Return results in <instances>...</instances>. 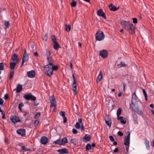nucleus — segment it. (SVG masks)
<instances>
[{
	"label": "nucleus",
	"instance_id": "obj_16",
	"mask_svg": "<svg viewBox=\"0 0 154 154\" xmlns=\"http://www.w3.org/2000/svg\"><path fill=\"white\" fill-rule=\"evenodd\" d=\"M17 133L22 136H24L26 134V130L24 129H20L17 131Z\"/></svg>",
	"mask_w": 154,
	"mask_h": 154
},
{
	"label": "nucleus",
	"instance_id": "obj_41",
	"mask_svg": "<svg viewBox=\"0 0 154 154\" xmlns=\"http://www.w3.org/2000/svg\"><path fill=\"white\" fill-rule=\"evenodd\" d=\"M105 123L109 127H111L112 123V121H105Z\"/></svg>",
	"mask_w": 154,
	"mask_h": 154
},
{
	"label": "nucleus",
	"instance_id": "obj_40",
	"mask_svg": "<svg viewBox=\"0 0 154 154\" xmlns=\"http://www.w3.org/2000/svg\"><path fill=\"white\" fill-rule=\"evenodd\" d=\"M91 148V144L89 143L87 144L86 146V150L87 151L88 150H90Z\"/></svg>",
	"mask_w": 154,
	"mask_h": 154
},
{
	"label": "nucleus",
	"instance_id": "obj_63",
	"mask_svg": "<svg viewBox=\"0 0 154 154\" xmlns=\"http://www.w3.org/2000/svg\"><path fill=\"white\" fill-rule=\"evenodd\" d=\"M34 55L35 57H38V54L37 52H36L34 53Z\"/></svg>",
	"mask_w": 154,
	"mask_h": 154
},
{
	"label": "nucleus",
	"instance_id": "obj_8",
	"mask_svg": "<svg viewBox=\"0 0 154 154\" xmlns=\"http://www.w3.org/2000/svg\"><path fill=\"white\" fill-rule=\"evenodd\" d=\"M72 76L73 79V83L72 85V89L75 94L77 93V85L76 83V81L75 79V77L74 75V74H72Z\"/></svg>",
	"mask_w": 154,
	"mask_h": 154
},
{
	"label": "nucleus",
	"instance_id": "obj_45",
	"mask_svg": "<svg viewBox=\"0 0 154 154\" xmlns=\"http://www.w3.org/2000/svg\"><path fill=\"white\" fill-rule=\"evenodd\" d=\"M4 69V64L3 63H0V70H3Z\"/></svg>",
	"mask_w": 154,
	"mask_h": 154
},
{
	"label": "nucleus",
	"instance_id": "obj_5",
	"mask_svg": "<svg viewBox=\"0 0 154 154\" xmlns=\"http://www.w3.org/2000/svg\"><path fill=\"white\" fill-rule=\"evenodd\" d=\"M104 35L102 31L99 30L95 34V38L96 40L100 41L104 39Z\"/></svg>",
	"mask_w": 154,
	"mask_h": 154
},
{
	"label": "nucleus",
	"instance_id": "obj_31",
	"mask_svg": "<svg viewBox=\"0 0 154 154\" xmlns=\"http://www.w3.org/2000/svg\"><path fill=\"white\" fill-rule=\"evenodd\" d=\"M145 144L146 146V148L148 150L149 149V141L147 139L145 140Z\"/></svg>",
	"mask_w": 154,
	"mask_h": 154
},
{
	"label": "nucleus",
	"instance_id": "obj_14",
	"mask_svg": "<svg viewBox=\"0 0 154 154\" xmlns=\"http://www.w3.org/2000/svg\"><path fill=\"white\" fill-rule=\"evenodd\" d=\"M11 60H12L13 62L17 63L18 60V55L16 54H13L11 55Z\"/></svg>",
	"mask_w": 154,
	"mask_h": 154
},
{
	"label": "nucleus",
	"instance_id": "obj_30",
	"mask_svg": "<svg viewBox=\"0 0 154 154\" xmlns=\"http://www.w3.org/2000/svg\"><path fill=\"white\" fill-rule=\"evenodd\" d=\"M46 53L45 54V56L46 57V58L50 57L51 54V51L48 48L46 49Z\"/></svg>",
	"mask_w": 154,
	"mask_h": 154
},
{
	"label": "nucleus",
	"instance_id": "obj_38",
	"mask_svg": "<svg viewBox=\"0 0 154 154\" xmlns=\"http://www.w3.org/2000/svg\"><path fill=\"white\" fill-rule=\"evenodd\" d=\"M14 71H10V74H9V79L11 80L13 77V76L14 75Z\"/></svg>",
	"mask_w": 154,
	"mask_h": 154
},
{
	"label": "nucleus",
	"instance_id": "obj_15",
	"mask_svg": "<svg viewBox=\"0 0 154 154\" xmlns=\"http://www.w3.org/2000/svg\"><path fill=\"white\" fill-rule=\"evenodd\" d=\"M35 71L32 70L27 72V74L28 77L30 78H33L35 76Z\"/></svg>",
	"mask_w": 154,
	"mask_h": 154
},
{
	"label": "nucleus",
	"instance_id": "obj_33",
	"mask_svg": "<svg viewBox=\"0 0 154 154\" xmlns=\"http://www.w3.org/2000/svg\"><path fill=\"white\" fill-rule=\"evenodd\" d=\"M53 143H54L55 144H58L60 145H62L61 142V139L60 138L58 139L57 140L54 141Z\"/></svg>",
	"mask_w": 154,
	"mask_h": 154
},
{
	"label": "nucleus",
	"instance_id": "obj_35",
	"mask_svg": "<svg viewBox=\"0 0 154 154\" xmlns=\"http://www.w3.org/2000/svg\"><path fill=\"white\" fill-rule=\"evenodd\" d=\"M51 68H52V70L53 72V71H56L58 69V66L57 65H54L53 64V65L51 66Z\"/></svg>",
	"mask_w": 154,
	"mask_h": 154
},
{
	"label": "nucleus",
	"instance_id": "obj_23",
	"mask_svg": "<svg viewBox=\"0 0 154 154\" xmlns=\"http://www.w3.org/2000/svg\"><path fill=\"white\" fill-rule=\"evenodd\" d=\"M103 78L102 72L101 70L100 71L99 75L97 78V83L100 82L102 80Z\"/></svg>",
	"mask_w": 154,
	"mask_h": 154
},
{
	"label": "nucleus",
	"instance_id": "obj_47",
	"mask_svg": "<svg viewBox=\"0 0 154 154\" xmlns=\"http://www.w3.org/2000/svg\"><path fill=\"white\" fill-rule=\"evenodd\" d=\"M105 121H112L111 118L109 117V115H106L105 119Z\"/></svg>",
	"mask_w": 154,
	"mask_h": 154
},
{
	"label": "nucleus",
	"instance_id": "obj_56",
	"mask_svg": "<svg viewBox=\"0 0 154 154\" xmlns=\"http://www.w3.org/2000/svg\"><path fill=\"white\" fill-rule=\"evenodd\" d=\"M39 123V121L37 120H36L35 121L34 123H35V126L36 127L38 125Z\"/></svg>",
	"mask_w": 154,
	"mask_h": 154
},
{
	"label": "nucleus",
	"instance_id": "obj_39",
	"mask_svg": "<svg viewBox=\"0 0 154 154\" xmlns=\"http://www.w3.org/2000/svg\"><path fill=\"white\" fill-rule=\"evenodd\" d=\"M72 2L71 3V5L72 7H75L76 6L77 3L74 0H72Z\"/></svg>",
	"mask_w": 154,
	"mask_h": 154
},
{
	"label": "nucleus",
	"instance_id": "obj_49",
	"mask_svg": "<svg viewBox=\"0 0 154 154\" xmlns=\"http://www.w3.org/2000/svg\"><path fill=\"white\" fill-rule=\"evenodd\" d=\"M118 66H120L121 67H123V66H125L126 65L124 63H123L122 62H121L118 65Z\"/></svg>",
	"mask_w": 154,
	"mask_h": 154
},
{
	"label": "nucleus",
	"instance_id": "obj_43",
	"mask_svg": "<svg viewBox=\"0 0 154 154\" xmlns=\"http://www.w3.org/2000/svg\"><path fill=\"white\" fill-rule=\"evenodd\" d=\"M70 142L72 143L74 145H75L76 144V141L75 140V139H71L70 140Z\"/></svg>",
	"mask_w": 154,
	"mask_h": 154
},
{
	"label": "nucleus",
	"instance_id": "obj_25",
	"mask_svg": "<svg viewBox=\"0 0 154 154\" xmlns=\"http://www.w3.org/2000/svg\"><path fill=\"white\" fill-rule=\"evenodd\" d=\"M47 59L48 64H50L51 66L53 65L54 62V60L52 58L51 56L47 58Z\"/></svg>",
	"mask_w": 154,
	"mask_h": 154
},
{
	"label": "nucleus",
	"instance_id": "obj_42",
	"mask_svg": "<svg viewBox=\"0 0 154 154\" xmlns=\"http://www.w3.org/2000/svg\"><path fill=\"white\" fill-rule=\"evenodd\" d=\"M51 38L53 42H57V41L56 38L54 35H52L51 36Z\"/></svg>",
	"mask_w": 154,
	"mask_h": 154
},
{
	"label": "nucleus",
	"instance_id": "obj_54",
	"mask_svg": "<svg viewBox=\"0 0 154 154\" xmlns=\"http://www.w3.org/2000/svg\"><path fill=\"white\" fill-rule=\"evenodd\" d=\"M9 98V96L7 94H6L4 97V98L5 100H8Z\"/></svg>",
	"mask_w": 154,
	"mask_h": 154
},
{
	"label": "nucleus",
	"instance_id": "obj_59",
	"mask_svg": "<svg viewBox=\"0 0 154 154\" xmlns=\"http://www.w3.org/2000/svg\"><path fill=\"white\" fill-rule=\"evenodd\" d=\"M4 101V100L2 98H0V105H3Z\"/></svg>",
	"mask_w": 154,
	"mask_h": 154
},
{
	"label": "nucleus",
	"instance_id": "obj_26",
	"mask_svg": "<svg viewBox=\"0 0 154 154\" xmlns=\"http://www.w3.org/2000/svg\"><path fill=\"white\" fill-rule=\"evenodd\" d=\"M24 54L23 55V58L24 57H24L25 58H24V59H25V61L26 62L28 60L29 56H28V54H27V53H26V49H24Z\"/></svg>",
	"mask_w": 154,
	"mask_h": 154
},
{
	"label": "nucleus",
	"instance_id": "obj_17",
	"mask_svg": "<svg viewBox=\"0 0 154 154\" xmlns=\"http://www.w3.org/2000/svg\"><path fill=\"white\" fill-rule=\"evenodd\" d=\"M82 118H80L78 119V122L76 123L75 126V128L76 129H79L81 128V125L82 123Z\"/></svg>",
	"mask_w": 154,
	"mask_h": 154
},
{
	"label": "nucleus",
	"instance_id": "obj_19",
	"mask_svg": "<svg viewBox=\"0 0 154 154\" xmlns=\"http://www.w3.org/2000/svg\"><path fill=\"white\" fill-rule=\"evenodd\" d=\"M91 139L90 136L88 134L85 135L82 139V141L84 142L89 141Z\"/></svg>",
	"mask_w": 154,
	"mask_h": 154
},
{
	"label": "nucleus",
	"instance_id": "obj_51",
	"mask_svg": "<svg viewBox=\"0 0 154 154\" xmlns=\"http://www.w3.org/2000/svg\"><path fill=\"white\" fill-rule=\"evenodd\" d=\"M72 133L74 134H76L78 133L77 130L75 128H73L72 129Z\"/></svg>",
	"mask_w": 154,
	"mask_h": 154
},
{
	"label": "nucleus",
	"instance_id": "obj_6",
	"mask_svg": "<svg viewBox=\"0 0 154 154\" xmlns=\"http://www.w3.org/2000/svg\"><path fill=\"white\" fill-rule=\"evenodd\" d=\"M23 97L26 100L35 101L36 100V97L32 95V94L29 93L24 94Z\"/></svg>",
	"mask_w": 154,
	"mask_h": 154
},
{
	"label": "nucleus",
	"instance_id": "obj_21",
	"mask_svg": "<svg viewBox=\"0 0 154 154\" xmlns=\"http://www.w3.org/2000/svg\"><path fill=\"white\" fill-rule=\"evenodd\" d=\"M133 117L134 124L135 125L138 124L137 116L135 113L134 112L133 114Z\"/></svg>",
	"mask_w": 154,
	"mask_h": 154
},
{
	"label": "nucleus",
	"instance_id": "obj_2",
	"mask_svg": "<svg viewBox=\"0 0 154 154\" xmlns=\"http://www.w3.org/2000/svg\"><path fill=\"white\" fill-rule=\"evenodd\" d=\"M51 65L50 64H48L44 67L45 74L49 77H51L53 74V71L52 70Z\"/></svg>",
	"mask_w": 154,
	"mask_h": 154
},
{
	"label": "nucleus",
	"instance_id": "obj_24",
	"mask_svg": "<svg viewBox=\"0 0 154 154\" xmlns=\"http://www.w3.org/2000/svg\"><path fill=\"white\" fill-rule=\"evenodd\" d=\"M117 119L118 120H120L121 122L122 123L124 124H125L126 123V119L125 118H123L122 116H119L117 117Z\"/></svg>",
	"mask_w": 154,
	"mask_h": 154
},
{
	"label": "nucleus",
	"instance_id": "obj_61",
	"mask_svg": "<svg viewBox=\"0 0 154 154\" xmlns=\"http://www.w3.org/2000/svg\"><path fill=\"white\" fill-rule=\"evenodd\" d=\"M143 92L144 96L147 95V94L146 93V91L144 89H143Z\"/></svg>",
	"mask_w": 154,
	"mask_h": 154
},
{
	"label": "nucleus",
	"instance_id": "obj_46",
	"mask_svg": "<svg viewBox=\"0 0 154 154\" xmlns=\"http://www.w3.org/2000/svg\"><path fill=\"white\" fill-rule=\"evenodd\" d=\"M24 106V104L23 103H21L19 104L18 106V109L20 111L22 110L21 107Z\"/></svg>",
	"mask_w": 154,
	"mask_h": 154
},
{
	"label": "nucleus",
	"instance_id": "obj_27",
	"mask_svg": "<svg viewBox=\"0 0 154 154\" xmlns=\"http://www.w3.org/2000/svg\"><path fill=\"white\" fill-rule=\"evenodd\" d=\"M22 143H20L19 144V146L22 148V149L21 150H23L24 151H30L31 150V149H27L26 148L25 146L22 145Z\"/></svg>",
	"mask_w": 154,
	"mask_h": 154
},
{
	"label": "nucleus",
	"instance_id": "obj_10",
	"mask_svg": "<svg viewBox=\"0 0 154 154\" xmlns=\"http://www.w3.org/2000/svg\"><path fill=\"white\" fill-rule=\"evenodd\" d=\"M10 119L11 122L14 124L21 122L20 118L16 116H11Z\"/></svg>",
	"mask_w": 154,
	"mask_h": 154
},
{
	"label": "nucleus",
	"instance_id": "obj_50",
	"mask_svg": "<svg viewBox=\"0 0 154 154\" xmlns=\"http://www.w3.org/2000/svg\"><path fill=\"white\" fill-rule=\"evenodd\" d=\"M109 139L112 142H114L115 141L114 138L112 136H110L109 137Z\"/></svg>",
	"mask_w": 154,
	"mask_h": 154
},
{
	"label": "nucleus",
	"instance_id": "obj_53",
	"mask_svg": "<svg viewBox=\"0 0 154 154\" xmlns=\"http://www.w3.org/2000/svg\"><path fill=\"white\" fill-rule=\"evenodd\" d=\"M65 26V29H71V26L69 24H66Z\"/></svg>",
	"mask_w": 154,
	"mask_h": 154
},
{
	"label": "nucleus",
	"instance_id": "obj_13",
	"mask_svg": "<svg viewBox=\"0 0 154 154\" xmlns=\"http://www.w3.org/2000/svg\"><path fill=\"white\" fill-rule=\"evenodd\" d=\"M97 14L98 16L101 17L105 19H106V14L103 12L102 9H100L97 11Z\"/></svg>",
	"mask_w": 154,
	"mask_h": 154
},
{
	"label": "nucleus",
	"instance_id": "obj_3",
	"mask_svg": "<svg viewBox=\"0 0 154 154\" xmlns=\"http://www.w3.org/2000/svg\"><path fill=\"white\" fill-rule=\"evenodd\" d=\"M128 134L126 136L124 139V144L125 145V148L126 150V154L128 153V151L130 143V134L129 132H128Z\"/></svg>",
	"mask_w": 154,
	"mask_h": 154
},
{
	"label": "nucleus",
	"instance_id": "obj_57",
	"mask_svg": "<svg viewBox=\"0 0 154 154\" xmlns=\"http://www.w3.org/2000/svg\"><path fill=\"white\" fill-rule=\"evenodd\" d=\"M63 122L64 123H65L67 121V119L66 117L65 116L63 117Z\"/></svg>",
	"mask_w": 154,
	"mask_h": 154
},
{
	"label": "nucleus",
	"instance_id": "obj_22",
	"mask_svg": "<svg viewBox=\"0 0 154 154\" xmlns=\"http://www.w3.org/2000/svg\"><path fill=\"white\" fill-rule=\"evenodd\" d=\"M22 85L19 84H17L16 89V92L17 93H20L22 90Z\"/></svg>",
	"mask_w": 154,
	"mask_h": 154
},
{
	"label": "nucleus",
	"instance_id": "obj_9",
	"mask_svg": "<svg viewBox=\"0 0 154 154\" xmlns=\"http://www.w3.org/2000/svg\"><path fill=\"white\" fill-rule=\"evenodd\" d=\"M108 52L107 50L103 49L100 51L99 55L103 58H107L108 56Z\"/></svg>",
	"mask_w": 154,
	"mask_h": 154
},
{
	"label": "nucleus",
	"instance_id": "obj_58",
	"mask_svg": "<svg viewBox=\"0 0 154 154\" xmlns=\"http://www.w3.org/2000/svg\"><path fill=\"white\" fill-rule=\"evenodd\" d=\"M24 57H24L23 58L22 63H21V65L20 66V67H22V66H23V65L24 63L25 62H26L25 61V59H24V58H25Z\"/></svg>",
	"mask_w": 154,
	"mask_h": 154
},
{
	"label": "nucleus",
	"instance_id": "obj_62",
	"mask_svg": "<svg viewBox=\"0 0 154 154\" xmlns=\"http://www.w3.org/2000/svg\"><path fill=\"white\" fill-rule=\"evenodd\" d=\"M81 130L82 131L84 129V126L83 124L82 123L81 125Z\"/></svg>",
	"mask_w": 154,
	"mask_h": 154
},
{
	"label": "nucleus",
	"instance_id": "obj_18",
	"mask_svg": "<svg viewBox=\"0 0 154 154\" xmlns=\"http://www.w3.org/2000/svg\"><path fill=\"white\" fill-rule=\"evenodd\" d=\"M109 7L110 10L112 11H117L119 8V7L116 8L115 5H113L112 4L110 3L109 4Z\"/></svg>",
	"mask_w": 154,
	"mask_h": 154
},
{
	"label": "nucleus",
	"instance_id": "obj_64",
	"mask_svg": "<svg viewBox=\"0 0 154 154\" xmlns=\"http://www.w3.org/2000/svg\"><path fill=\"white\" fill-rule=\"evenodd\" d=\"M5 143H6L8 141V139L7 137H5Z\"/></svg>",
	"mask_w": 154,
	"mask_h": 154
},
{
	"label": "nucleus",
	"instance_id": "obj_29",
	"mask_svg": "<svg viewBox=\"0 0 154 154\" xmlns=\"http://www.w3.org/2000/svg\"><path fill=\"white\" fill-rule=\"evenodd\" d=\"M17 63L14 62H11L10 63V68L12 70H14L17 64Z\"/></svg>",
	"mask_w": 154,
	"mask_h": 154
},
{
	"label": "nucleus",
	"instance_id": "obj_34",
	"mask_svg": "<svg viewBox=\"0 0 154 154\" xmlns=\"http://www.w3.org/2000/svg\"><path fill=\"white\" fill-rule=\"evenodd\" d=\"M4 25L5 26L6 28H9V26H10V23L9 21L6 20L5 21Z\"/></svg>",
	"mask_w": 154,
	"mask_h": 154
},
{
	"label": "nucleus",
	"instance_id": "obj_44",
	"mask_svg": "<svg viewBox=\"0 0 154 154\" xmlns=\"http://www.w3.org/2000/svg\"><path fill=\"white\" fill-rule=\"evenodd\" d=\"M127 31L129 33L131 34H134L135 33V32L134 31L135 29H127Z\"/></svg>",
	"mask_w": 154,
	"mask_h": 154
},
{
	"label": "nucleus",
	"instance_id": "obj_20",
	"mask_svg": "<svg viewBox=\"0 0 154 154\" xmlns=\"http://www.w3.org/2000/svg\"><path fill=\"white\" fill-rule=\"evenodd\" d=\"M57 151L58 152L62 154H67L68 153V149L66 148L59 149L57 150Z\"/></svg>",
	"mask_w": 154,
	"mask_h": 154
},
{
	"label": "nucleus",
	"instance_id": "obj_37",
	"mask_svg": "<svg viewBox=\"0 0 154 154\" xmlns=\"http://www.w3.org/2000/svg\"><path fill=\"white\" fill-rule=\"evenodd\" d=\"M122 110V109L120 108H119L117 109V117H119L121 114Z\"/></svg>",
	"mask_w": 154,
	"mask_h": 154
},
{
	"label": "nucleus",
	"instance_id": "obj_55",
	"mask_svg": "<svg viewBox=\"0 0 154 154\" xmlns=\"http://www.w3.org/2000/svg\"><path fill=\"white\" fill-rule=\"evenodd\" d=\"M117 134L120 136H122L123 135V133L120 131H119L118 132Z\"/></svg>",
	"mask_w": 154,
	"mask_h": 154
},
{
	"label": "nucleus",
	"instance_id": "obj_48",
	"mask_svg": "<svg viewBox=\"0 0 154 154\" xmlns=\"http://www.w3.org/2000/svg\"><path fill=\"white\" fill-rule=\"evenodd\" d=\"M59 114L60 116H62L63 117L65 116V112L64 111H61L60 112Z\"/></svg>",
	"mask_w": 154,
	"mask_h": 154
},
{
	"label": "nucleus",
	"instance_id": "obj_32",
	"mask_svg": "<svg viewBox=\"0 0 154 154\" xmlns=\"http://www.w3.org/2000/svg\"><path fill=\"white\" fill-rule=\"evenodd\" d=\"M61 142L62 145H64L65 144L68 142V139L67 138L65 137L62 140L61 139Z\"/></svg>",
	"mask_w": 154,
	"mask_h": 154
},
{
	"label": "nucleus",
	"instance_id": "obj_36",
	"mask_svg": "<svg viewBox=\"0 0 154 154\" xmlns=\"http://www.w3.org/2000/svg\"><path fill=\"white\" fill-rule=\"evenodd\" d=\"M41 113L40 112H38L34 116V118L38 119H39Z\"/></svg>",
	"mask_w": 154,
	"mask_h": 154
},
{
	"label": "nucleus",
	"instance_id": "obj_12",
	"mask_svg": "<svg viewBox=\"0 0 154 154\" xmlns=\"http://www.w3.org/2000/svg\"><path fill=\"white\" fill-rule=\"evenodd\" d=\"M48 139L47 137L45 136L42 137L41 138L40 142L43 145L46 144L48 142Z\"/></svg>",
	"mask_w": 154,
	"mask_h": 154
},
{
	"label": "nucleus",
	"instance_id": "obj_1",
	"mask_svg": "<svg viewBox=\"0 0 154 154\" xmlns=\"http://www.w3.org/2000/svg\"><path fill=\"white\" fill-rule=\"evenodd\" d=\"M120 23L122 28L125 29H133H133H136L132 23L129 21L121 20Z\"/></svg>",
	"mask_w": 154,
	"mask_h": 154
},
{
	"label": "nucleus",
	"instance_id": "obj_28",
	"mask_svg": "<svg viewBox=\"0 0 154 154\" xmlns=\"http://www.w3.org/2000/svg\"><path fill=\"white\" fill-rule=\"evenodd\" d=\"M54 45H53L54 48L56 50H57L59 48H60V47L57 42H53Z\"/></svg>",
	"mask_w": 154,
	"mask_h": 154
},
{
	"label": "nucleus",
	"instance_id": "obj_7",
	"mask_svg": "<svg viewBox=\"0 0 154 154\" xmlns=\"http://www.w3.org/2000/svg\"><path fill=\"white\" fill-rule=\"evenodd\" d=\"M130 109H131L132 112H133L134 111L139 115H142L143 114L142 111L140 110L138 107H136L135 104L134 108L131 107V105H130Z\"/></svg>",
	"mask_w": 154,
	"mask_h": 154
},
{
	"label": "nucleus",
	"instance_id": "obj_52",
	"mask_svg": "<svg viewBox=\"0 0 154 154\" xmlns=\"http://www.w3.org/2000/svg\"><path fill=\"white\" fill-rule=\"evenodd\" d=\"M133 22L134 23H137V20L136 18H132Z\"/></svg>",
	"mask_w": 154,
	"mask_h": 154
},
{
	"label": "nucleus",
	"instance_id": "obj_11",
	"mask_svg": "<svg viewBox=\"0 0 154 154\" xmlns=\"http://www.w3.org/2000/svg\"><path fill=\"white\" fill-rule=\"evenodd\" d=\"M137 97V95L135 92H134L132 94L131 100V107L134 108L135 106V104L133 102L134 101H136L137 100L136 98Z\"/></svg>",
	"mask_w": 154,
	"mask_h": 154
},
{
	"label": "nucleus",
	"instance_id": "obj_4",
	"mask_svg": "<svg viewBox=\"0 0 154 154\" xmlns=\"http://www.w3.org/2000/svg\"><path fill=\"white\" fill-rule=\"evenodd\" d=\"M51 103L50 107L54 108L53 111H55L57 106V102L54 95H52L49 98Z\"/></svg>",
	"mask_w": 154,
	"mask_h": 154
},
{
	"label": "nucleus",
	"instance_id": "obj_60",
	"mask_svg": "<svg viewBox=\"0 0 154 154\" xmlns=\"http://www.w3.org/2000/svg\"><path fill=\"white\" fill-rule=\"evenodd\" d=\"M119 151V149L118 148H116L114 150L113 152H114L116 153L118 152Z\"/></svg>",
	"mask_w": 154,
	"mask_h": 154
}]
</instances>
